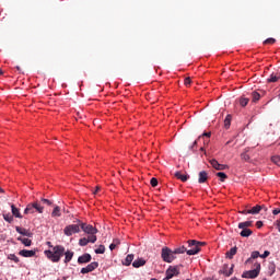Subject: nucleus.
<instances>
[{
  "mask_svg": "<svg viewBox=\"0 0 280 280\" xmlns=\"http://www.w3.org/2000/svg\"><path fill=\"white\" fill-rule=\"evenodd\" d=\"M44 254L52 264H58L63 256L65 264H69L73 259V252H65V246L62 245H56L52 250H45Z\"/></svg>",
  "mask_w": 280,
  "mask_h": 280,
  "instance_id": "obj_1",
  "label": "nucleus"
},
{
  "mask_svg": "<svg viewBox=\"0 0 280 280\" xmlns=\"http://www.w3.org/2000/svg\"><path fill=\"white\" fill-rule=\"evenodd\" d=\"M188 246L190 249L187 250V255H198L200 252V246H205V242L190 240L188 241Z\"/></svg>",
  "mask_w": 280,
  "mask_h": 280,
  "instance_id": "obj_2",
  "label": "nucleus"
},
{
  "mask_svg": "<svg viewBox=\"0 0 280 280\" xmlns=\"http://www.w3.org/2000/svg\"><path fill=\"white\" fill-rule=\"evenodd\" d=\"M161 257L163 261H165L166 264H172V261L176 259V255L174 254V250L170 249V247L162 248Z\"/></svg>",
  "mask_w": 280,
  "mask_h": 280,
  "instance_id": "obj_3",
  "label": "nucleus"
},
{
  "mask_svg": "<svg viewBox=\"0 0 280 280\" xmlns=\"http://www.w3.org/2000/svg\"><path fill=\"white\" fill-rule=\"evenodd\" d=\"M45 208L40 206L38 202L28 203L24 210L25 215H28V213H43Z\"/></svg>",
  "mask_w": 280,
  "mask_h": 280,
  "instance_id": "obj_4",
  "label": "nucleus"
},
{
  "mask_svg": "<svg viewBox=\"0 0 280 280\" xmlns=\"http://www.w3.org/2000/svg\"><path fill=\"white\" fill-rule=\"evenodd\" d=\"M261 270V265L256 262L255 269L249 271H244L242 275L243 279H257L259 277V271Z\"/></svg>",
  "mask_w": 280,
  "mask_h": 280,
  "instance_id": "obj_5",
  "label": "nucleus"
},
{
  "mask_svg": "<svg viewBox=\"0 0 280 280\" xmlns=\"http://www.w3.org/2000/svg\"><path fill=\"white\" fill-rule=\"evenodd\" d=\"M63 233L65 235H67V237H71V235H75V233H80V221H78V224L67 225L63 229Z\"/></svg>",
  "mask_w": 280,
  "mask_h": 280,
  "instance_id": "obj_6",
  "label": "nucleus"
},
{
  "mask_svg": "<svg viewBox=\"0 0 280 280\" xmlns=\"http://www.w3.org/2000/svg\"><path fill=\"white\" fill-rule=\"evenodd\" d=\"M80 229L82 230L83 233H86L88 235L97 234V230L95 229V226L91 224L82 223L81 221H80Z\"/></svg>",
  "mask_w": 280,
  "mask_h": 280,
  "instance_id": "obj_7",
  "label": "nucleus"
},
{
  "mask_svg": "<svg viewBox=\"0 0 280 280\" xmlns=\"http://www.w3.org/2000/svg\"><path fill=\"white\" fill-rule=\"evenodd\" d=\"M165 275L168 276L171 279H174V277H178L180 275V266H170Z\"/></svg>",
  "mask_w": 280,
  "mask_h": 280,
  "instance_id": "obj_8",
  "label": "nucleus"
},
{
  "mask_svg": "<svg viewBox=\"0 0 280 280\" xmlns=\"http://www.w3.org/2000/svg\"><path fill=\"white\" fill-rule=\"evenodd\" d=\"M97 242L96 235H89V237H83L79 240V246H86L88 244H95Z\"/></svg>",
  "mask_w": 280,
  "mask_h": 280,
  "instance_id": "obj_9",
  "label": "nucleus"
},
{
  "mask_svg": "<svg viewBox=\"0 0 280 280\" xmlns=\"http://www.w3.org/2000/svg\"><path fill=\"white\" fill-rule=\"evenodd\" d=\"M100 267V262L97 261H93L90 265H88L86 267H83L81 269V275H89V272H93V270H96V268Z\"/></svg>",
  "mask_w": 280,
  "mask_h": 280,
  "instance_id": "obj_10",
  "label": "nucleus"
},
{
  "mask_svg": "<svg viewBox=\"0 0 280 280\" xmlns=\"http://www.w3.org/2000/svg\"><path fill=\"white\" fill-rule=\"evenodd\" d=\"M209 163H210V165H211L214 170H217V171H219V172H222V171H224V170H229V165H226V164H220V163L218 162V160H215V159L210 160Z\"/></svg>",
  "mask_w": 280,
  "mask_h": 280,
  "instance_id": "obj_11",
  "label": "nucleus"
},
{
  "mask_svg": "<svg viewBox=\"0 0 280 280\" xmlns=\"http://www.w3.org/2000/svg\"><path fill=\"white\" fill-rule=\"evenodd\" d=\"M233 268H235V265L229 266V264H224L219 272L225 277H231V275H233Z\"/></svg>",
  "mask_w": 280,
  "mask_h": 280,
  "instance_id": "obj_12",
  "label": "nucleus"
},
{
  "mask_svg": "<svg viewBox=\"0 0 280 280\" xmlns=\"http://www.w3.org/2000/svg\"><path fill=\"white\" fill-rule=\"evenodd\" d=\"M19 255H21V257H35L36 256V250L22 249V250L19 252Z\"/></svg>",
  "mask_w": 280,
  "mask_h": 280,
  "instance_id": "obj_13",
  "label": "nucleus"
},
{
  "mask_svg": "<svg viewBox=\"0 0 280 280\" xmlns=\"http://www.w3.org/2000/svg\"><path fill=\"white\" fill-rule=\"evenodd\" d=\"M261 209H265V211H267L266 206H255L252 209H248V213L252 215H257V213H259L261 211Z\"/></svg>",
  "mask_w": 280,
  "mask_h": 280,
  "instance_id": "obj_14",
  "label": "nucleus"
},
{
  "mask_svg": "<svg viewBox=\"0 0 280 280\" xmlns=\"http://www.w3.org/2000/svg\"><path fill=\"white\" fill-rule=\"evenodd\" d=\"M207 180H209V173L206 171L199 172L198 183L202 185V183H207Z\"/></svg>",
  "mask_w": 280,
  "mask_h": 280,
  "instance_id": "obj_15",
  "label": "nucleus"
},
{
  "mask_svg": "<svg viewBox=\"0 0 280 280\" xmlns=\"http://www.w3.org/2000/svg\"><path fill=\"white\" fill-rule=\"evenodd\" d=\"M15 230H16V233H20V235H24L25 237H32L33 235L32 232H30L25 228L16 226Z\"/></svg>",
  "mask_w": 280,
  "mask_h": 280,
  "instance_id": "obj_16",
  "label": "nucleus"
},
{
  "mask_svg": "<svg viewBox=\"0 0 280 280\" xmlns=\"http://www.w3.org/2000/svg\"><path fill=\"white\" fill-rule=\"evenodd\" d=\"M91 259H92L91 254H83L78 258V264H89L91 262Z\"/></svg>",
  "mask_w": 280,
  "mask_h": 280,
  "instance_id": "obj_17",
  "label": "nucleus"
},
{
  "mask_svg": "<svg viewBox=\"0 0 280 280\" xmlns=\"http://www.w3.org/2000/svg\"><path fill=\"white\" fill-rule=\"evenodd\" d=\"M175 178H177L178 180H182V183H187V180H189V175H184L180 172H176L174 174Z\"/></svg>",
  "mask_w": 280,
  "mask_h": 280,
  "instance_id": "obj_18",
  "label": "nucleus"
},
{
  "mask_svg": "<svg viewBox=\"0 0 280 280\" xmlns=\"http://www.w3.org/2000/svg\"><path fill=\"white\" fill-rule=\"evenodd\" d=\"M135 261V255L129 254L126 256L125 260H122V266H130Z\"/></svg>",
  "mask_w": 280,
  "mask_h": 280,
  "instance_id": "obj_19",
  "label": "nucleus"
},
{
  "mask_svg": "<svg viewBox=\"0 0 280 280\" xmlns=\"http://www.w3.org/2000/svg\"><path fill=\"white\" fill-rule=\"evenodd\" d=\"M133 268H141L142 266H145V259L138 258L132 262Z\"/></svg>",
  "mask_w": 280,
  "mask_h": 280,
  "instance_id": "obj_20",
  "label": "nucleus"
},
{
  "mask_svg": "<svg viewBox=\"0 0 280 280\" xmlns=\"http://www.w3.org/2000/svg\"><path fill=\"white\" fill-rule=\"evenodd\" d=\"M240 235L241 237H250V235H253V231L248 228H244L242 229Z\"/></svg>",
  "mask_w": 280,
  "mask_h": 280,
  "instance_id": "obj_21",
  "label": "nucleus"
},
{
  "mask_svg": "<svg viewBox=\"0 0 280 280\" xmlns=\"http://www.w3.org/2000/svg\"><path fill=\"white\" fill-rule=\"evenodd\" d=\"M11 211H12V215H14V218H20V219L23 218L19 208L14 207V205H11Z\"/></svg>",
  "mask_w": 280,
  "mask_h": 280,
  "instance_id": "obj_22",
  "label": "nucleus"
},
{
  "mask_svg": "<svg viewBox=\"0 0 280 280\" xmlns=\"http://www.w3.org/2000/svg\"><path fill=\"white\" fill-rule=\"evenodd\" d=\"M228 259H233L235 255H237V247H232L229 252H226Z\"/></svg>",
  "mask_w": 280,
  "mask_h": 280,
  "instance_id": "obj_23",
  "label": "nucleus"
},
{
  "mask_svg": "<svg viewBox=\"0 0 280 280\" xmlns=\"http://www.w3.org/2000/svg\"><path fill=\"white\" fill-rule=\"evenodd\" d=\"M258 257H261L259 252H253L250 257L246 260L245 264H253V259H257Z\"/></svg>",
  "mask_w": 280,
  "mask_h": 280,
  "instance_id": "obj_24",
  "label": "nucleus"
},
{
  "mask_svg": "<svg viewBox=\"0 0 280 280\" xmlns=\"http://www.w3.org/2000/svg\"><path fill=\"white\" fill-rule=\"evenodd\" d=\"M174 255H183L184 253H187V247L180 246L173 250Z\"/></svg>",
  "mask_w": 280,
  "mask_h": 280,
  "instance_id": "obj_25",
  "label": "nucleus"
},
{
  "mask_svg": "<svg viewBox=\"0 0 280 280\" xmlns=\"http://www.w3.org/2000/svg\"><path fill=\"white\" fill-rule=\"evenodd\" d=\"M259 100H261V94L254 91L252 93V102L255 104V103L259 102Z\"/></svg>",
  "mask_w": 280,
  "mask_h": 280,
  "instance_id": "obj_26",
  "label": "nucleus"
},
{
  "mask_svg": "<svg viewBox=\"0 0 280 280\" xmlns=\"http://www.w3.org/2000/svg\"><path fill=\"white\" fill-rule=\"evenodd\" d=\"M250 226H253V221H245L238 223V229H248Z\"/></svg>",
  "mask_w": 280,
  "mask_h": 280,
  "instance_id": "obj_27",
  "label": "nucleus"
},
{
  "mask_svg": "<svg viewBox=\"0 0 280 280\" xmlns=\"http://www.w3.org/2000/svg\"><path fill=\"white\" fill-rule=\"evenodd\" d=\"M240 105L244 108L245 106H248V102H250L249 98L242 96L240 100Z\"/></svg>",
  "mask_w": 280,
  "mask_h": 280,
  "instance_id": "obj_28",
  "label": "nucleus"
},
{
  "mask_svg": "<svg viewBox=\"0 0 280 280\" xmlns=\"http://www.w3.org/2000/svg\"><path fill=\"white\" fill-rule=\"evenodd\" d=\"M3 220H5V222H9V224H12V222H14V217L10 213L3 214Z\"/></svg>",
  "mask_w": 280,
  "mask_h": 280,
  "instance_id": "obj_29",
  "label": "nucleus"
},
{
  "mask_svg": "<svg viewBox=\"0 0 280 280\" xmlns=\"http://www.w3.org/2000/svg\"><path fill=\"white\" fill-rule=\"evenodd\" d=\"M19 242H22L24 246H32V240L30 238H23V237H18Z\"/></svg>",
  "mask_w": 280,
  "mask_h": 280,
  "instance_id": "obj_30",
  "label": "nucleus"
},
{
  "mask_svg": "<svg viewBox=\"0 0 280 280\" xmlns=\"http://www.w3.org/2000/svg\"><path fill=\"white\" fill-rule=\"evenodd\" d=\"M119 244H120L119 238H115L113 241V243L109 245V250H115V248H117V246H119Z\"/></svg>",
  "mask_w": 280,
  "mask_h": 280,
  "instance_id": "obj_31",
  "label": "nucleus"
},
{
  "mask_svg": "<svg viewBox=\"0 0 280 280\" xmlns=\"http://www.w3.org/2000/svg\"><path fill=\"white\" fill-rule=\"evenodd\" d=\"M280 74L271 73L267 82H278Z\"/></svg>",
  "mask_w": 280,
  "mask_h": 280,
  "instance_id": "obj_32",
  "label": "nucleus"
},
{
  "mask_svg": "<svg viewBox=\"0 0 280 280\" xmlns=\"http://www.w3.org/2000/svg\"><path fill=\"white\" fill-rule=\"evenodd\" d=\"M52 218H60V207L56 206L51 212Z\"/></svg>",
  "mask_w": 280,
  "mask_h": 280,
  "instance_id": "obj_33",
  "label": "nucleus"
},
{
  "mask_svg": "<svg viewBox=\"0 0 280 280\" xmlns=\"http://www.w3.org/2000/svg\"><path fill=\"white\" fill-rule=\"evenodd\" d=\"M96 255H104L106 253V247L104 245H100L98 248L95 249Z\"/></svg>",
  "mask_w": 280,
  "mask_h": 280,
  "instance_id": "obj_34",
  "label": "nucleus"
},
{
  "mask_svg": "<svg viewBox=\"0 0 280 280\" xmlns=\"http://www.w3.org/2000/svg\"><path fill=\"white\" fill-rule=\"evenodd\" d=\"M217 176L220 178L221 183H224V180H226V178H229V176L223 172L217 173Z\"/></svg>",
  "mask_w": 280,
  "mask_h": 280,
  "instance_id": "obj_35",
  "label": "nucleus"
},
{
  "mask_svg": "<svg viewBox=\"0 0 280 280\" xmlns=\"http://www.w3.org/2000/svg\"><path fill=\"white\" fill-rule=\"evenodd\" d=\"M224 127L226 129L231 128V115H228L224 119Z\"/></svg>",
  "mask_w": 280,
  "mask_h": 280,
  "instance_id": "obj_36",
  "label": "nucleus"
},
{
  "mask_svg": "<svg viewBox=\"0 0 280 280\" xmlns=\"http://www.w3.org/2000/svg\"><path fill=\"white\" fill-rule=\"evenodd\" d=\"M272 163H275V165H278V167H280V156L279 155H275L271 158Z\"/></svg>",
  "mask_w": 280,
  "mask_h": 280,
  "instance_id": "obj_37",
  "label": "nucleus"
},
{
  "mask_svg": "<svg viewBox=\"0 0 280 280\" xmlns=\"http://www.w3.org/2000/svg\"><path fill=\"white\" fill-rule=\"evenodd\" d=\"M277 43V39L270 37V38H267L264 44L265 45H275Z\"/></svg>",
  "mask_w": 280,
  "mask_h": 280,
  "instance_id": "obj_38",
  "label": "nucleus"
},
{
  "mask_svg": "<svg viewBox=\"0 0 280 280\" xmlns=\"http://www.w3.org/2000/svg\"><path fill=\"white\" fill-rule=\"evenodd\" d=\"M205 137H207V140L205 141V143H209V137H211V132L203 133L198 138V141H200V139H205Z\"/></svg>",
  "mask_w": 280,
  "mask_h": 280,
  "instance_id": "obj_39",
  "label": "nucleus"
},
{
  "mask_svg": "<svg viewBox=\"0 0 280 280\" xmlns=\"http://www.w3.org/2000/svg\"><path fill=\"white\" fill-rule=\"evenodd\" d=\"M8 259H10L11 261H14L15 264H19V261H20V259L14 254H10L8 256Z\"/></svg>",
  "mask_w": 280,
  "mask_h": 280,
  "instance_id": "obj_40",
  "label": "nucleus"
},
{
  "mask_svg": "<svg viewBox=\"0 0 280 280\" xmlns=\"http://www.w3.org/2000/svg\"><path fill=\"white\" fill-rule=\"evenodd\" d=\"M241 159H242L243 161H250V155L247 154V153H242V154H241Z\"/></svg>",
  "mask_w": 280,
  "mask_h": 280,
  "instance_id": "obj_41",
  "label": "nucleus"
},
{
  "mask_svg": "<svg viewBox=\"0 0 280 280\" xmlns=\"http://www.w3.org/2000/svg\"><path fill=\"white\" fill-rule=\"evenodd\" d=\"M150 183H151V186L156 187L159 185V179H156V177H152Z\"/></svg>",
  "mask_w": 280,
  "mask_h": 280,
  "instance_id": "obj_42",
  "label": "nucleus"
},
{
  "mask_svg": "<svg viewBox=\"0 0 280 280\" xmlns=\"http://www.w3.org/2000/svg\"><path fill=\"white\" fill-rule=\"evenodd\" d=\"M184 84L185 86H189L191 84V78L187 77L185 80H184Z\"/></svg>",
  "mask_w": 280,
  "mask_h": 280,
  "instance_id": "obj_43",
  "label": "nucleus"
},
{
  "mask_svg": "<svg viewBox=\"0 0 280 280\" xmlns=\"http://www.w3.org/2000/svg\"><path fill=\"white\" fill-rule=\"evenodd\" d=\"M42 202H44V205H47L48 207H51L52 202L49 199H42Z\"/></svg>",
  "mask_w": 280,
  "mask_h": 280,
  "instance_id": "obj_44",
  "label": "nucleus"
},
{
  "mask_svg": "<svg viewBox=\"0 0 280 280\" xmlns=\"http://www.w3.org/2000/svg\"><path fill=\"white\" fill-rule=\"evenodd\" d=\"M261 259H266V257H270V253L265 250L262 255H260Z\"/></svg>",
  "mask_w": 280,
  "mask_h": 280,
  "instance_id": "obj_45",
  "label": "nucleus"
},
{
  "mask_svg": "<svg viewBox=\"0 0 280 280\" xmlns=\"http://www.w3.org/2000/svg\"><path fill=\"white\" fill-rule=\"evenodd\" d=\"M256 226H257V229H261V226H264V222L257 221Z\"/></svg>",
  "mask_w": 280,
  "mask_h": 280,
  "instance_id": "obj_46",
  "label": "nucleus"
},
{
  "mask_svg": "<svg viewBox=\"0 0 280 280\" xmlns=\"http://www.w3.org/2000/svg\"><path fill=\"white\" fill-rule=\"evenodd\" d=\"M196 145H198V140H195L192 145H190V150H194V148H196Z\"/></svg>",
  "mask_w": 280,
  "mask_h": 280,
  "instance_id": "obj_47",
  "label": "nucleus"
},
{
  "mask_svg": "<svg viewBox=\"0 0 280 280\" xmlns=\"http://www.w3.org/2000/svg\"><path fill=\"white\" fill-rule=\"evenodd\" d=\"M240 213H242V215H248V209H245V210H243V211H240Z\"/></svg>",
  "mask_w": 280,
  "mask_h": 280,
  "instance_id": "obj_48",
  "label": "nucleus"
},
{
  "mask_svg": "<svg viewBox=\"0 0 280 280\" xmlns=\"http://www.w3.org/2000/svg\"><path fill=\"white\" fill-rule=\"evenodd\" d=\"M272 213H273V215H279L280 209H275V210H272Z\"/></svg>",
  "mask_w": 280,
  "mask_h": 280,
  "instance_id": "obj_49",
  "label": "nucleus"
},
{
  "mask_svg": "<svg viewBox=\"0 0 280 280\" xmlns=\"http://www.w3.org/2000/svg\"><path fill=\"white\" fill-rule=\"evenodd\" d=\"M47 245L49 246V248H52V249H48V250H54V248H56V246L51 245V242H47Z\"/></svg>",
  "mask_w": 280,
  "mask_h": 280,
  "instance_id": "obj_50",
  "label": "nucleus"
},
{
  "mask_svg": "<svg viewBox=\"0 0 280 280\" xmlns=\"http://www.w3.org/2000/svg\"><path fill=\"white\" fill-rule=\"evenodd\" d=\"M101 187L100 186H96V189L94 191V194H97V191H100Z\"/></svg>",
  "mask_w": 280,
  "mask_h": 280,
  "instance_id": "obj_51",
  "label": "nucleus"
},
{
  "mask_svg": "<svg viewBox=\"0 0 280 280\" xmlns=\"http://www.w3.org/2000/svg\"><path fill=\"white\" fill-rule=\"evenodd\" d=\"M170 279H172V278L170 276H167V275H166L165 278H163V280H170Z\"/></svg>",
  "mask_w": 280,
  "mask_h": 280,
  "instance_id": "obj_52",
  "label": "nucleus"
},
{
  "mask_svg": "<svg viewBox=\"0 0 280 280\" xmlns=\"http://www.w3.org/2000/svg\"><path fill=\"white\" fill-rule=\"evenodd\" d=\"M0 194H4V190L3 188L0 187Z\"/></svg>",
  "mask_w": 280,
  "mask_h": 280,
  "instance_id": "obj_53",
  "label": "nucleus"
},
{
  "mask_svg": "<svg viewBox=\"0 0 280 280\" xmlns=\"http://www.w3.org/2000/svg\"><path fill=\"white\" fill-rule=\"evenodd\" d=\"M15 69H16L18 71H21V67H19V66H18V67H15Z\"/></svg>",
  "mask_w": 280,
  "mask_h": 280,
  "instance_id": "obj_54",
  "label": "nucleus"
},
{
  "mask_svg": "<svg viewBox=\"0 0 280 280\" xmlns=\"http://www.w3.org/2000/svg\"><path fill=\"white\" fill-rule=\"evenodd\" d=\"M0 75H3V70L0 68Z\"/></svg>",
  "mask_w": 280,
  "mask_h": 280,
  "instance_id": "obj_55",
  "label": "nucleus"
},
{
  "mask_svg": "<svg viewBox=\"0 0 280 280\" xmlns=\"http://www.w3.org/2000/svg\"><path fill=\"white\" fill-rule=\"evenodd\" d=\"M278 231H279V233H280V221H279V223H278Z\"/></svg>",
  "mask_w": 280,
  "mask_h": 280,
  "instance_id": "obj_56",
  "label": "nucleus"
},
{
  "mask_svg": "<svg viewBox=\"0 0 280 280\" xmlns=\"http://www.w3.org/2000/svg\"><path fill=\"white\" fill-rule=\"evenodd\" d=\"M200 151H201V152L205 151V148L201 147Z\"/></svg>",
  "mask_w": 280,
  "mask_h": 280,
  "instance_id": "obj_57",
  "label": "nucleus"
},
{
  "mask_svg": "<svg viewBox=\"0 0 280 280\" xmlns=\"http://www.w3.org/2000/svg\"><path fill=\"white\" fill-rule=\"evenodd\" d=\"M230 143H231V141H228V142H226V145H229Z\"/></svg>",
  "mask_w": 280,
  "mask_h": 280,
  "instance_id": "obj_58",
  "label": "nucleus"
},
{
  "mask_svg": "<svg viewBox=\"0 0 280 280\" xmlns=\"http://www.w3.org/2000/svg\"><path fill=\"white\" fill-rule=\"evenodd\" d=\"M230 280H237V278H232V279H230Z\"/></svg>",
  "mask_w": 280,
  "mask_h": 280,
  "instance_id": "obj_59",
  "label": "nucleus"
},
{
  "mask_svg": "<svg viewBox=\"0 0 280 280\" xmlns=\"http://www.w3.org/2000/svg\"><path fill=\"white\" fill-rule=\"evenodd\" d=\"M279 98H280V94H279Z\"/></svg>",
  "mask_w": 280,
  "mask_h": 280,
  "instance_id": "obj_60",
  "label": "nucleus"
}]
</instances>
